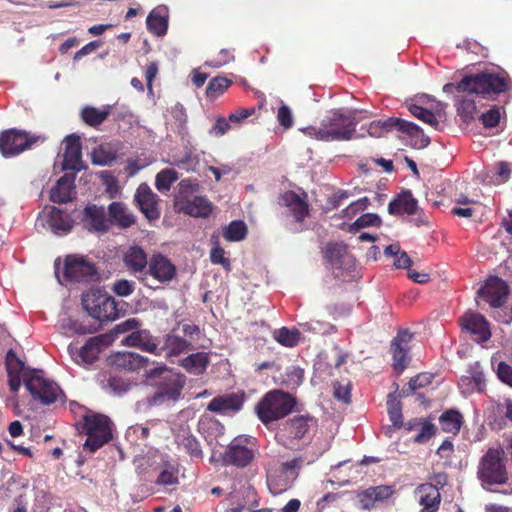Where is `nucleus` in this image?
I'll use <instances>...</instances> for the list:
<instances>
[{"instance_id": "cd10ccee", "label": "nucleus", "mask_w": 512, "mask_h": 512, "mask_svg": "<svg viewBox=\"0 0 512 512\" xmlns=\"http://www.w3.org/2000/svg\"><path fill=\"white\" fill-rule=\"evenodd\" d=\"M416 497L421 510L427 512H437L440 505V493L436 486L432 484H422L416 489Z\"/></svg>"}, {"instance_id": "393cba45", "label": "nucleus", "mask_w": 512, "mask_h": 512, "mask_svg": "<svg viewBox=\"0 0 512 512\" xmlns=\"http://www.w3.org/2000/svg\"><path fill=\"white\" fill-rule=\"evenodd\" d=\"M393 493L394 490L392 486L380 485L370 487L360 492L357 497L359 499L360 507L364 510H369L373 508L375 504L389 499Z\"/></svg>"}, {"instance_id": "ea45409f", "label": "nucleus", "mask_w": 512, "mask_h": 512, "mask_svg": "<svg viewBox=\"0 0 512 512\" xmlns=\"http://www.w3.org/2000/svg\"><path fill=\"white\" fill-rule=\"evenodd\" d=\"M401 122V118L391 117L386 120H377L369 124L367 132L372 137H381L385 133L397 130L398 123Z\"/></svg>"}, {"instance_id": "1a4fd4ad", "label": "nucleus", "mask_w": 512, "mask_h": 512, "mask_svg": "<svg viewBox=\"0 0 512 512\" xmlns=\"http://www.w3.org/2000/svg\"><path fill=\"white\" fill-rule=\"evenodd\" d=\"M314 421L310 417L299 416L290 419L277 434V440L291 450H298L308 444L313 435Z\"/></svg>"}, {"instance_id": "4d7b16f0", "label": "nucleus", "mask_w": 512, "mask_h": 512, "mask_svg": "<svg viewBox=\"0 0 512 512\" xmlns=\"http://www.w3.org/2000/svg\"><path fill=\"white\" fill-rule=\"evenodd\" d=\"M107 364L115 372H121L128 367V354L125 352H115L107 358Z\"/></svg>"}, {"instance_id": "473e14b6", "label": "nucleus", "mask_w": 512, "mask_h": 512, "mask_svg": "<svg viewBox=\"0 0 512 512\" xmlns=\"http://www.w3.org/2000/svg\"><path fill=\"white\" fill-rule=\"evenodd\" d=\"M398 131L406 134L410 138V144L414 148L423 149L430 143L429 137L413 122L401 119V122L398 123Z\"/></svg>"}, {"instance_id": "b1692460", "label": "nucleus", "mask_w": 512, "mask_h": 512, "mask_svg": "<svg viewBox=\"0 0 512 512\" xmlns=\"http://www.w3.org/2000/svg\"><path fill=\"white\" fill-rule=\"evenodd\" d=\"M139 322L135 318H130V346H136L144 351L159 355L158 344L147 330L138 329Z\"/></svg>"}, {"instance_id": "2f4dec72", "label": "nucleus", "mask_w": 512, "mask_h": 512, "mask_svg": "<svg viewBox=\"0 0 512 512\" xmlns=\"http://www.w3.org/2000/svg\"><path fill=\"white\" fill-rule=\"evenodd\" d=\"M417 209V200L413 197L410 191L402 192L388 205V212L391 215H413L416 213Z\"/></svg>"}, {"instance_id": "8fccbe9b", "label": "nucleus", "mask_w": 512, "mask_h": 512, "mask_svg": "<svg viewBox=\"0 0 512 512\" xmlns=\"http://www.w3.org/2000/svg\"><path fill=\"white\" fill-rule=\"evenodd\" d=\"M275 339L286 347H294L298 344L300 333L296 329L281 328L275 332Z\"/></svg>"}, {"instance_id": "a18cd8bd", "label": "nucleus", "mask_w": 512, "mask_h": 512, "mask_svg": "<svg viewBox=\"0 0 512 512\" xmlns=\"http://www.w3.org/2000/svg\"><path fill=\"white\" fill-rule=\"evenodd\" d=\"M456 108L458 114L464 121H470L474 119L476 113V104L470 96H457Z\"/></svg>"}, {"instance_id": "37998d69", "label": "nucleus", "mask_w": 512, "mask_h": 512, "mask_svg": "<svg viewBox=\"0 0 512 512\" xmlns=\"http://www.w3.org/2000/svg\"><path fill=\"white\" fill-rule=\"evenodd\" d=\"M247 235V226L241 220H234L223 229V237L229 242H239Z\"/></svg>"}, {"instance_id": "2eb2a0df", "label": "nucleus", "mask_w": 512, "mask_h": 512, "mask_svg": "<svg viewBox=\"0 0 512 512\" xmlns=\"http://www.w3.org/2000/svg\"><path fill=\"white\" fill-rule=\"evenodd\" d=\"M64 277L70 282H91L97 279L95 265L86 258L68 255L64 261Z\"/></svg>"}, {"instance_id": "f3484780", "label": "nucleus", "mask_w": 512, "mask_h": 512, "mask_svg": "<svg viewBox=\"0 0 512 512\" xmlns=\"http://www.w3.org/2000/svg\"><path fill=\"white\" fill-rule=\"evenodd\" d=\"M65 150L63 154V169L81 171L84 166L82 162L81 139L76 134H70L64 139Z\"/></svg>"}, {"instance_id": "72a5a7b5", "label": "nucleus", "mask_w": 512, "mask_h": 512, "mask_svg": "<svg viewBox=\"0 0 512 512\" xmlns=\"http://www.w3.org/2000/svg\"><path fill=\"white\" fill-rule=\"evenodd\" d=\"M179 209L192 217H207L212 211L211 203L202 196L180 202Z\"/></svg>"}, {"instance_id": "bb28decb", "label": "nucleus", "mask_w": 512, "mask_h": 512, "mask_svg": "<svg viewBox=\"0 0 512 512\" xmlns=\"http://www.w3.org/2000/svg\"><path fill=\"white\" fill-rule=\"evenodd\" d=\"M280 204L288 209L296 221H302L308 215V204L305 197L294 191H286L280 196Z\"/></svg>"}, {"instance_id": "dca6fc26", "label": "nucleus", "mask_w": 512, "mask_h": 512, "mask_svg": "<svg viewBox=\"0 0 512 512\" xmlns=\"http://www.w3.org/2000/svg\"><path fill=\"white\" fill-rule=\"evenodd\" d=\"M478 296L487 301L491 307H501L508 295V285L497 276L489 277L485 285L478 290Z\"/></svg>"}, {"instance_id": "603ef678", "label": "nucleus", "mask_w": 512, "mask_h": 512, "mask_svg": "<svg viewBox=\"0 0 512 512\" xmlns=\"http://www.w3.org/2000/svg\"><path fill=\"white\" fill-rule=\"evenodd\" d=\"M504 113V107L493 105L488 111L481 115L480 119L486 128H493L499 124Z\"/></svg>"}, {"instance_id": "412c9836", "label": "nucleus", "mask_w": 512, "mask_h": 512, "mask_svg": "<svg viewBox=\"0 0 512 512\" xmlns=\"http://www.w3.org/2000/svg\"><path fill=\"white\" fill-rule=\"evenodd\" d=\"M135 201L141 212L149 220L158 219L160 216L157 208V196L147 184H141L135 194Z\"/></svg>"}, {"instance_id": "69168bd1", "label": "nucleus", "mask_w": 512, "mask_h": 512, "mask_svg": "<svg viewBox=\"0 0 512 512\" xmlns=\"http://www.w3.org/2000/svg\"><path fill=\"white\" fill-rule=\"evenodd\" d=\"M210 260L213 264H220L225 268H229L230 266V261L225 257V252L219 245L212 248Z\"/></svg>"}, {"instance_id": "a19ab883", "label": "nucleus", "mask_w": 512, "mask_h": 512, "mask_svg": "<svg viewBox=\"0 0 512 512\" xmlns=\"http://www.w3.org/2000/svg\"><path fill=\"white\" fill-rule=\"evenodd\" d=\"M439 423L443 431L457 434L461 429L462 415L456 410H448L440 416Z\"/></svg>"}, {"instance_id": "6e6552de", "label": "nucleus", "mask_w": 512, "mask_h": 512, "mask_svg": "<svg viewBox=\"0 0 512 512\" xmlns=\"http://www.w3.org/2000/svg\"><path fill=\"white\" fill-rule=\"evenodd\" d=\"M295 406V399L281 390L268 392L256 406V412L263 423H269L288 415Z\"/></svg>"}, {"instance_id": "a211bd4d", "label": "nucleus", "mask_w": 512, "mask_h": 512, "mask_svg": "<svg viewBox=\"0 0 512 512\" xmlns=\"http://www.w3.org/2000/svg\"><path fill=\"white\" fill-rule=\"evenodd\" d=\"M460 325L464 330L474 336L479 343L486 342L491 337L487 320L479 313L467 312L461 319Z\"/></svg>"}, {"instance_id": "de8ad7c7", "label": "nucleus", "mask_w": 512, "mask_h": 512, "mask_svg": "<svg viewBox=\"0 0 512 512\" xmlns=\"http://www.w3.org/2000/svg\"><path fill=\"white\" fill-rule=\"evenodd\" d=\"M177 180L178 174L174 169H164L156 175L155 186L158 191L167 192Z\"/></svg>"}, {"instance_id": "f704fd0d", "label": "nucleus", "mask_w": 512, "mask_h": 512, "mask_svg": "<svg viewBox=\"0 0 512 512\" xmlns=\"http://www.w3.org/2000/svg\"><path fill=\"white\" fill-rule=\"evenodd\" d=\"M325 257L335 268H342L343 265L353 263L352 257L347 252V246L343 243H330L326 246Z\"/></svg>"}, {"instance_id": "7c9ffc66", "label": "nucleus", "mask_w": 512, "mask_h": 512, "mask_svg": "<svg viewBox=\"0 0 512 512\" xmlns=\"http://www.w3.org/2000/svg\"><path fill=\"white\" fill-rule=\"evenodd\" d=\"M428 101H430V97L428 95H422L417 97L414 103H409L407 108L412 115L424 123L430 125L434 129H439L440 123L435 114L422 106V104H427Z\"/></svg>"}, {"instance_id": "0e129e2a", "label": "nucleus", "mask_w": 512, "mask_h": 512, "mask_svg": "<svg viewBox=\"0 0 512 512\" xmlns=\"http://www.w3.org/2000/svg\"><path fill=\"white\" fill-rule=\"evenodd\" d=\"M432 378V375L429 373H422L415 376L414 378H411L408 383L410 391L414 392L417 389L425 387L426 385L431 383Z\"/></svg>"}, {"instance_id": "c03bdc74", "label": "nucleus", "mask_w": 512, "mask_h": 512, "mask_svg": "<svg viewBox=\"0 0 512 512\" xmlns=\"http://www.w3.org/2000/svg\"><path fill=\"white\" fill-rule=\"evenodd\" d=\"M510 167L507 162H499L497 164V172L490 175L489 173L480 174L479 177L487 184H501L506 182L510 177Z\"/></svg>"}, {"instance_id": "052dcab7", "label": "nucleus", "mask_w": 512, "mask_h": 512, "mask_svg": "<svg viewBox=\"0 0 512 512\" xmlns=\"http://www.w3.org/2000/svg\"><path fill=\"white\" fill-rule=\"evenodd\" d=\"M233 60L234 56L232 52L228 49H222L215 59L206 61L205 66L220 68Z\"/></svg>"}, {"instance_id": "13d9d810", "label": "nucleus", "mask_w": 512, "mask_h": 512, "mask_svg": "<svg viewBox=\"0 0 512 512\" xmlns=\"http://www.w3.org/2000/svg\"><path fill=\"white\" fill-rule=\"evenodd\" d=\"M387 407L391 422L394 426L400 427L402 425L401 406L400 403L393 397V395L388 396Z\"/></svg>"}, {"instance_id": "6e6d98bb", "label": "nucleus", "mask_w": 512, "mask_h": 512, "mask_svg": "<svg viewBox=\"0 0 512 512\" xmlns=\"http://www.w3.org/2000/svg\"><path fill=\"white\" fill-rule=\"evenodd\" d=\"M178 478V469L169 465L161 471L156 483L163 486H174L178 484Z\"/></svg>"}, {"instance_id": "ddd939ff", "label": "nucleus", "mask_w": 512, "mask_h": 512, "mask_svg": "<svg viewBox=\"0 0 512 512\" xmlns=\"http://www.w3.org/2000/svg\"><path fill=\"white\" fill-rule=\"evenodd\" d=\"M255 439L250 436H237L227 447L223 456L225 463L237 466H248L255 457Z\"/></svg>"}, {"instance_id": "774afa93", "label": "nucleus", "mask_w": 512, "mask_h": 512, "mask_svg": "<svg viewBox=\"0 0 512 512\" xmlns=\"http://www.w3.org/2000/svg\"><path fill=\"white\" fill-rule=\"evenodd\" d=\"M231 122L229 119L220 117L216 120L215 124L210 130V134H213L215 136H223L226 132H228L232 126L230 124Z\"/></svg>"}, {"instance_id": "79ce46f5", "label": "nucleus", "mask_w": 512, "mask_h": 512, "mask_svg": "<svg viewBox=\"0 0 512 512\" xmlns=\"http://www.w3.org/2000/svg\"><path fill=\"white\" fill-rule=\"evenodd\" d=\"M116 151L110 144H101L91 152V160L95 165H110L116 159Z\"/></svg>"}, {"instance_id": "6ab92c4d", "label": "nucleus", "mask_w": 512, "mask_h": 512, "mask_svg": "<svg viewBox=\"0 0 512 512\" xmlns=\"http://www.w3.org/2000/svg\"><path fill=\"white\" fill-rule=\"evenodd\" d=\"M485 386V376L479 362L471 364L467 375L462 376L459 381V388L464 396H468L474 392H483Z\"/></svg>"}, {"instance_id": "4c0bfd02", "label": "nucleus", "mask_w": 512, "mask_h": 512, "mask_svg": "<svg viewBox=\"0 0 512 512\" xmlns=\"http://www.w3.org/2000/svg\"><path fill=\"white\" fill-rule=\"evenodd\" d=\"M181 365L190 374H202L208 365V356L204 352L191 354L182 360Z\"/></svg>"}, {"instance_id": "0eeeda50", "label": "nucleus", "mask_w": 512, "mask_h": 512, "mask_svg": "<svg viewBox=\"0 0 512 512\" xmlns=\"http://www.w3.org/2000/svg\"><path fill=\"white\" fill-rule=\"evenodd\" d=\"M319 455L320 454H317L315 457L309 459L296 457L271 469L267 476V486L269 491L273 495H279L290 489L298 477L299 469L302 467L304 462L310 464L314 462L315 459L319 457Z\"/></svg>"}, {"instance_id": "5fc2aeb1", "label": "nucleus", "mask_w": 512, "mask_h": 512, "mask_svg": "<svg viewBox=\"0 0 512 512\" xmlns=\"http://www.w3.org/2000/svg\"><path fill=\"white\" fill-rule=\"evenodd\" d=\"M130 373L134 370H138V373L143 371L142 376H151V369H148V360L143 356L130 351Z\"/></svg>"}, {"instance_id": "c756f323", "label": "nucleus", "mask_w": 512, "mask_h": 512, "mask_svg": "<svg viewBox=\"0 0 512 512\" xmlns=\"http://www.w3.org/2000/svg\"><path fill=\"white\" fill-rule=\"evenodd\" d=\"M243 405V399L237 394H228L213 398L207 409L214 413L230 414L238 412Z\"/></svg>"}, {"instance_id": "a878e982", "label": "nucleus", "mask_w": 512, "mask_h": 512, "mask_svg": "<svg viewBox=\"0 0 512 512\" xmlns=\"http://www.w3.org/2000/svg\"><path fill=\"white\" fill-rule=\"evenodd\" d=\"M280 204L288 209L296 221H302L308 215V204L305 197L294 191H286L280 196Z\"/></svg>"}, {"instance_id": "c85d7f7f", "label": "nucleus", "mask_w": 512, "mask_h": 512, "mask_svg": "<svg viewBox=\"0 0 512 512\" xmlns=\"http://www.w3.org/2000/svg\"><path fill=\"white\" fill-rule=\"evenodd\" d=\"M74 182V174H64L58 179L55 186L51 189L50 200L58 204H64L71 201V194L75 188Z\"/></svg>"}, {"instance_id": "e433bc0d", "label": "nucleus", "mask_w": 512, "mask_h": 512, "mask_svg": "<svg viewBox=\"0 0 512 512\" xmlns=\"http://www.w3.org/2000/svg\"><path fill=\"white\" fill-rule=\"evenodd\" d=\"M98 382L103 389L109 391L115 396L124 395L128 389V384L125 379L114 375L110 372L109 377L106 378V374H100L98 376Z\"/></svg>"}, {"instance_id": "aec40b11", "label": "nucleus", "mask_w": 512, "mask_h": 512, "mask_svg": "<svg viewBox=\"0 0 512 512\" xmlns=\"http://www.w3.org/2000/svg\"><path fill=\"white\" fill-rule=\"evenodd\" d=\"M169 18V8L166 5H158L146 18L147 30L154 36L164 37L168 32Z\"/></svg>"}, {"instance_id": "f8f14e48", "label": "nucleus", "mask_w": 512, "mask_h": 512, "mask_svg": "<svg viewBox=\"0 0 512 512\" xmlns=\"http://www.w3.org/2000/svg\"><path fill=\"white\" fill-rule=\"evenodd\" d=\"M39 140V136L31 135L25 130L8 129L0 133V151L5 157L17 156Z\"/></svg>"}, {"instance_id": "f257e3e1", "label": "nucleus", "mask_w": 512, "mask_h": 512, "mask_svg": "<svg viewBox=\"0 0 512 512\" xmlns=\"http://www.w3.org/2000/svg\"><path fill=\"white\" fill-rule=\"evenodd\" d=\"M357 112V110H331L322 118L319 126H307L302 128L301 131L306 136L318 141L350 140L355 133L359 121L356 117Z\"/></svg>"}, {"instance_id": "864d4df0", "label": "nucleus", "mask_w": 512, "mask_h": 512, "mask_svg": "<svg viewBox=\"0 0 512 512\" xmlns=\"http://www.w3.org/2000/svg\"><path fill=\"white\" fill-rule=\"evenodd\" d=\"M391 350L393 353L394 367L398 371H403L408 363V347L402 346L397 343L391 344Z\"/></svg>"}, {"instance_id": "20e7f679", "label": "nucleus", "mask_w": 512, "mask_h": 512, "mask_svg": "<svg viewBox=\"0 0 512 512\" xmlns=\"http://www.w3.org/2000/svg\"><path fill=\"white\" fill-rule=\"evenodd\" d=\"M83 227L96 234L107 233L113 226L128 227V214L124 203L112 202L107 210L104 206L88 204L81 213Z\"/></svg>"}, {"instance_id": "338daca9", "label": "nucleus", "mask_w": 512, "mask_h": 512, "mask_svg": "<svg viewBox=\"0 0 512 512\" xmlns=\"http://www.w3.org/2000/svg\"><path fill=\"white\" fill-rule=\"evenodd\" d=\"M435 427L431 423H423L420 426L419 432L416 434L414 441L424 443L428 441L434 434Z\"/></svg>"}, {"instance_id": "9d476101", "label": "nucleus", "mask_w": 512, "mask_h": 512, "mask_svg": "<svg viewBox=\"0 0 512 512\" xmlns=\"http://www.w3.org/2000/svg\"><path fill=\"white\" fill-rule=\"evenodd\" d=\"M505 453L501 448H490L482 456L477 476L482 485L503 484L508 478L505 466Z\"/></svg>"}, {"instance_id": "4468645a", "label": "nucleus", "mask_w": 512, "mask_h": 512, "mask_svg": "<svg viewBox=\"0 0 512 512\" xmlns=\"http://www.w3.org/2000/svg\"><path fill=\"white\" fill-rule=\"evenodd\" d=\"M155 373L160 375L163 374V382L160 383L159 391L155 394L153 402L155 404H161L165 401H177L180 398L181 391L185 385V376L168 371L164 366L155 369Z\"/></svg>"}, {"instance_id": "3c124183", "label": "nucleus", "mask_w": 512, "mask_h": 512, "mask_svg": "<svg viewBox=\"0 0 512 512\" xmlns=\"http://www.w3.org/2000/svg\"><path fill=\"white\" fill-rule=\"evenodd\" d=\"M147 264V256L140 247H130V272H142Z\"/></svg>"}, {"instance_id": "e2e57ef3", "label": "nucleus", "mask_w": 512, "mask_h": 512, "mask_svg": "<svg viewBox=\"0 0 512 512\" xmlns=\"http://www.w3.org/2000/svg\"><path fill=\"white\" fill-rule=\"evenodd\" d=\"M498 378L512 387V367L506 362L500 361L495 369Z\"/></svg>"}, {"instance_id": "680f3d73", "label": "nucleus", "mask_w": 512, "mask_h": 512, "mask_svg": "<svg viewBox=\"0 0 512 512\" xmlns=\"http://www.w3.org/2000/svg\"><path fill=\"white\" fill-rule=\"evenodd\" d=\"M381 222L380 217L377 214L366 213L361 215L354 223L353 227L360 229L369 226H377Z\"/></svg>"}, {"instance_id": "5701e85b", "label": "nucleus", "mask_w": 512, "mask_h": 512, "mask_svg": "<svg viewBox=\"0 0 512 512\" xmlns=\"http://www.w3.org/2000/svg\"><path fill=\"white\" fill-rule=\"evenodd\" d=\"M43 217L48 227L57 235L69 233L73 228L72 218L57 207L43 211Z\"/></svg>"}, {"instance_id": "58836bf2", "label": "nucleus", "mask_w": 512, "mask_h": 512, "mask_svg": "<svg viewBox=\"0 0 512 512\" xmlns=\"http://www.w3.org/2000/svg\"><path fill=\"white\" fill-rule=\"evenodd\" d=\"M110 114L109 107L99 109L93 106H85L81 110V119L85 124L96 127L102 124Z\"/></svg>"}, {"instance_id": "4be33fe9", "label": "nucleus", "mask_w": 512, "mask_h": 512, "mask_svg": "<svg viewBox=\"0 0 512 512\" xmlns=\"http://www.w3.org/2000/svg\"><path fill=\"white\" fill-rule=\"evenodd\" d=\"M149 274L159 282H169L176 274L174 264L162 254H154L148 264Z\"/></svg>"}, {"instance_id": "9b49d317", "label": "nucleus", "mask_w": 512, "mask_h": 512, "mask_svg": "<svg viewBox=\"0 0 512 512\" xmlns=\"http://www.w3.org/2000/svg\"><path fill=\"white\" fill-rule=\"evenodd\" d=\"M82 432L87 436L84 449L95 452L112 439L111 421L102 414L85 415Z\"/></svg>"}, {"instance_id": "09e8293b", "label": "nucleus", "mask_w": 512, "mask_h": 512, "mask_svg": "<svg viewBox=\"0 0 512 512\" xmlns=\"http://www.w3.org/2000/svg\"><path fill=\"white\" fill-rule=\"evenodd\" d=\"M304 371L298 366H289L282 374V383L289 388H296L303 382Z\"/></svg>"}, {"instance_id": "423d86ee", "label": "nucleus", "mask_w": 512, "mask_h": 512, "mask_svg": "<svg viewBox=\"0 0 512 512\" xmlns=\"http://www.w3.org/2000/svg\"><path fill=\"white\" fill-rule=\"evenodd\" d=\"M82 305L99 323L114 321L124 312L123 307H120L111 295L101 289H91L83 294Z\"/></svg>"}, {"instance_id": "c9c22d12", "label": "nucleus", "mask_w": 512, "mask_h": 512, "mask_svg": "<svg viewBox=\"0 0 512 512\" xmlns=\"http://www.w3.org/2000/svg\"><path fill=\"white\" fill-rule=\"evenodd\" d=\"M159 355L164 354L166 357L178 356L190 349V343L175 334L166 335L161 346L158 345Z\"/></svg>"}, {"instance_id": "49530a36", "label": "nucleus", "mask_w": 512, "mask_h": 512, "mask_svg": "<svg viewBox=\"0 0 512 512\" xmlns=\"http://www.w3.org/2000/svg\"><path fill=\"white\" fill-rule=\"evenodd\" d=\"M232 81L226 77H214L206 88V95L210 99H216L227 90Z\"/></svg>"}, {"instance_id": "39448f33", "label": "nucleus", "mask_w": 512, "mask_h": 512, "mask_svg": "<svg viewBox=\"0 0 512 512\" xmlns=\"http://www.w3.org/2000/svg\"><path fill=\"white\" fill-rule=\"evenodd\" d=\"M127 331L128 320L121 322L108 333L90 337L81 348L69 345V354L78 365L88 367L98 361L102 350L110 346L118 338L119 334Z\"/></svg>"}, {"instance_id": "7ed1b4c3", "label": "nucleus", "mask_w": 512, "mask_h": 512, "mask_svg": "<svg viewBox=\"0 0 512 512\" xmlns=\"http://www.w3.org/2000/svg\"><path fill=\"white\" fill-rule=\"evenodd\" d=\"M457 89L459 92L495 99L512 89V78L502 68L485 69L479 73L464 76L457 84Z\"/></svg>"}, {"instance_id": "bf43d9fd", "label": "nucleus", "mask_w": 512, "mask_h": 512, "mask_svg": "<svg viewBox=\"0 0 512 512\" xmlns=\"http://www.w3.org/2000/svg\"><path fill=\"white\" fill-rule=\"evenodd\" d=\"M276 116H277V120H278L279 124L284 129H289L292 127L293 114H292L291 109L286 104L282 103V105L278 108Z\"/></svg>"}, {"instance_id": "f03ea898", "label": "nucleus", "mask_w": 512, "mask_h": 512, "mask_svg": "<svg viewBox=\"0 0 512 512\" xmlns=\"http://www.w3.org/2000/svg\"><path fill=\"white\" fill-rule=\"evenodd\" d=\"M5 367L7 374L23 375L24 384L35 400H39L45 405L52 404L57 400L61 392L59 386L46 379L42 370H26L24 362L12 349L6 354Z\"/></svg>"}]
</instances>
